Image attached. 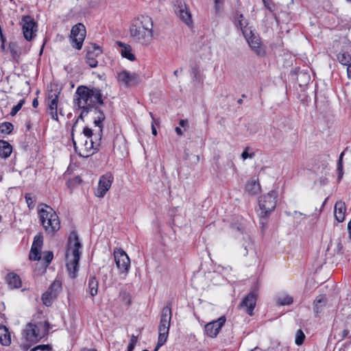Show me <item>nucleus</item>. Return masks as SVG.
<instances>
[{
  "label": "nucleus",
  "mask_w": 351,
  "mask_h": 351,
  "mask_svg": "<svg viewBox=\"0 0 351 351\" xmlns=\"http://www.w3.org/2000/svg\"><path fill=\"white\" fill-rule=\"evenodd\" d=\"M245 191L250 195L257 194L261 189V186L258 182L255 180H251L247 182L245 187Z\"/></svg>",
  "instance_id": "30"
},
{
  "label": "nucleus",
  "mask_w": 351,
  "mask_h": 351,
  "mask_svg": "<svg viewBox=\"0 0 351 351\" xmlns=\"http://www.w3.org/2000/svg\"><path fill=\"white\" fill-rule=\"evenodd\" d=\"M347 73H348V77L351 79V64L348 65Z\"/></svg>",
  "instance_id": "59"
},
{
  "label": "nucleus",
  "mask_w": 351,
  "mask_h": 351,
  "mask_svg": "<svg viewBox=\"0 0 351 351\" xmlns=\"http://www.w3.org/2000/svg\"><path fill=\"white\" fill-rule=\"evenodd\" d=\"M191 153L189 152V149H185L184 150V156H183V158L185 160H191Z\"/></svg>",
  "instance_id": "55"
},
{
  "label": "nucleus",
  "mask_w": 351,
  "mask_h": 351,
  "mask_svg": "<svg viewBox=\"0 0 351 351\" xmlns=\"http://www.w3.org/2000/svg\"><path fill=\"white\" fill-rule=\"evenodd\" d=\"M68 241H79V237L76 231L73 230L69 235Z\"/></svg>",
  "instance_id": "49"
},
{
  "label": "nucleus",
  "mask_w": 351,
  "mask_h": 351,
  "mask_svg": "<svg viewBox=\"0 0 351 351\" xmlns=\"http://www.w3.org/2000/svg\"><path fill=\"white\" fill-rule=\"evenodd\" d=\"M86 34V27L82 23H79L72 27L70 39L73 48L77 50L82 49Z\"/></svg>",
  "instance_id": "8"
},
{
  "label": "nucleus",
  "mask_w": 351,
  "mask_h": 351,
  "mask_svg": "<svg viewBox=\"0 0 351 351\" xmlns=\"http://www.w3.org/2000/svg\"><path fill=\"white\" fill-rule=\"evenodd\" d=\"M174 11L179 19L186 25L193 24L192 16L186 4L182 0H174Z\"/></svg>",
  "instance_id": "9"
},
{
  "label": "nucleus",
  "mask_w": 351,
  "mask_h": 351,
  "mask_svg": "<svg viewBox=\"0 0 351 351\" xmlns=\"http://www.w3.org/2000/svg\"><path fill=\"white\" fill-rule=\"evenodd\" d=\"M171 317V304H169L162 308L161 312L158 326V339L154 351H158V350L166 343L169 335Z\"/></svg>",
  "instance_id": "4"
},
{
  "label": "nucleus",
  "mask_w": 351,
  "mask_h": 351,
  "mask_svg": "<svg viewBox=\"0 0 351 351\" xmlns=\"http://www.w3.org/2000/svg\"><path fill=\"white\" fill-rule=\"evenodd\" d=\"M43 243H32L29 258L31 261H39L42 258L41 250Z\"/></svg>",
  "instance_id": "23"
},
{
  "label": "nucleus",
  "mask_w": 351,
  "mask_h": 351,
  "mask_svg": "<svg viewBox=\"0 0 351 351\" xmlns=\"http://www.w3.org/2000/svg\"><path fill=\"white\" fill-rule=\"evenodd\" d=\"M6 281L11 289H17L21 286L20 277L17 274L13 273L7 275Z\"/></svg>",
  "instance_id": "27"
},
{
  "label": "nucleus",
  "mask_w": 351,
  "mask_h": 351,
  "mask_svg": "<svg viewBox=\"0 0 351 351\" xmlns=\"http://www.w3.org/2000/svg\"><path fill=\"white\" fill-rule=\"evenodd\" d=\"M69 243L66 254V267L68 274L70 278H75L79 271V261L82 255V243Z\"/></svg>",
  "instance_id": "3"
},
{
  "label": "nucleus",
  "mask_w": 351,
  "mask_h": 351,
  "mask_svg": "<svg viewBox=\"0 0 351 351\" xmlns=\"http://www.w3.org/2000/svg\"><path fill=\"white\" fill-rule=\"evenodd\" d=\"M100 145V141H99V143L94 142L92 139L90 141H88L87 140L85 141L84 143V148L86 152H90V150L93 149L94 152L90 154H86L83 155L81 153H78V156L80 157L84 158H88L91 155H93L95 152H97L99 150V147Z\"/></svg>",
  "instance_id": "25"
},
{
  "label": "nucleus",
  "mask_w": 351,
  "mask_h": 351,
  "mask_svg": "<svg viewBox=\"0 0 351 351\" xmlns=\"http://www.w3.org/2000/svg\"><path fill=\"white\" fill-rule=\"evenodd\" d=\"M343 316L345 317V328L339 334V341L343 340L346 337L351 338V304L344 306L341 308Z\"/></svg>",
  "instance_id": "14"
},
{
  "label": "nucleus",
  "mask_w": 351,
  "mask_h": 351,
  "mask_svg": "<svg viewBox=\"0 0 351 351\" xmlns=\"http://www.w3.org/2000/svg\"><path fill=\"white\" fill-rule=\"evenodd\" d=\"M53 258V254L51 251L45 252L43 254L42 258L45 261V265L47 267Z\"/></svg>",
  "instance_id": "44"
},
{
  "label": "nucleus",
  "mask_w": 351,
  "mask_h": 351,
  "mask_svg": "<svg viewBox=\"0 0 351 351\" xmlns=\"http://www.w3.org/2000/svg\"><path fill=\"white\" fill-rule=\"evenodd\" d=\"M38 106V98H35L34 99L33 101H32V106L34 108H36Z\"/></svg>",
  "instance_id": "58"
},
{
  "label": "nucleus",
  "mask_w": 351,
  "mask_h": 351,
  "mask_svg": "<svg viewBox=\"0 0 351 351\" xmlns=\"http://www.w3.org/2000/svg\"><path fill=\"white\" fill-rule=\"evenodd\" d=\"M179 125L182 127L186 129L189 126V123L186 119H181L179 121Z\"/></svg>",
  "instance_id": "56"
},
{
  "label": "nucleus",
  "mask_w": 351,
  "mask_h": 351,
  "mask_svg": "<svg viewBox=\"0 0 351 351\" xmlns=\"http://www.w3.org/2000/svg\"><path fill=\"white\" fill-rule=\"evenodd\" d=\"M74 105L77 107L78 110H81V112L86 117L87 114L93 111V106H91V102L89 101L86 104L85 101L82 99L80 98V96L76 95L75 94V97L73 99Z\"/></svg>",
  "instance_id": "20"
},
{
  "label": "nucleus",
  "mask_w": 351,
  "mask_h": 351,
  "mask_svg": "<svg viewBox=\"0 0 351 351\" xmlns=\"http://www.w3.org/2000/svg\"><path fill=\"white\" fill-rule=\"evenodd\" d=\"M85 50L86 51V56L87 57L96 58L102 53L101 47L95 43H89L85 47Z\"/></svg>",
  "instance_id": "24"
},
{
  "label": "nucleus",
  "mask_w": 351,
  "mask_h": 351,
  "mask_svg": "<svg viewBox=\"0 0 351 351\" xmlns=\"http://www.w3.org/2000/svg\"><path fill=\"white\" fill-rule=\"evenodd\" d=\"M60 92L51 95H49L48 99H51L48 105V111L53 120L58 121V102Z\"/></svg>",
  "instance_id": "19"
},
{
  "label": "nucleus",
  "mask_w": 351,
  "mask_h": 351,
  "mask_svg": "<svg viewBox=\"0 0 351 351\" xmlns=\"http://www.w3.org/2000/svg\"><path fill=\"white\" fill-rule=\"evenodd\" d=\"M121 53L123 58L130 61H133L135 60V56L132 53V48L130 45H127L124 47V49H122Z\"/></svg>",
  "instance_id": "38"
},
{
  "label": "nucleus",
  "mask_w": 351,
  "mask_h": 351,
  "mask_svg": "<svg viewBox=\"0 0 351 351\" xmlns=\"http://www.w3.org/2000/svg\"><path fill=\"white\" fill-rule=\"evenodd\" d=\"M12 152V145L7 141L0 140V157L7 158L10 156Z\"/></svg>",
  "instance_id": "28"
},
{
  "label": "nucleus",
  "mask_w": 351,
  "mask_h": 351,
  "mask_svg": "<svg viewBox=\"0 0 351 351\" xmlns=\"http://www.w3.org/2000/svg\"><path fill=\"white\" fill-rule=\"evenodd\" d=\"M36 347L37 350L51 351V348L49 345H38Z\"/></svg>",
  "instance_id": "52"
},
{
  "label": "nucleus",
  "mask_w": 351,
  "mask_h": 351,
  "mask_svg": "<svg viewBox=\"0 0 351 351\" xmlns=\"http://www.w3.org/2000/svg\"><path fill=\"white\" fill-rule=\"evenodd\" d=\"M191 160H189L191 164H197L199 160V155L197 154H191Z\"/></svg>",
  "instance_id": "54"
},
{
  "label": "nucleus",
  "mask_w": 351,
  "mask_h": 351,
  "mask_svg": "<svg viewBox=\"0 0 351 351\" xmlns=\"http://www.w3.org/2000/svg\"><path fill=\"white\" fill-rule=\"evenodd\" d=\"M0 343L5 346L11 343V337L9 330L7 327L0 324Z\"/></svg>",
  "instance_id": "26"
},
{
  "label": "nucleus",
  "mask_w": 351,
  "mask_h": 351,
  "mask_svg": "<svg viewBox=\"0 0 351 351\" xmlns=\"http://www.w3.org/2000/svg\"><path fill=\"white\" fill-rule=\"evenodd\" d=\"M234 23L237 27L241 29L243 36L252 34V27L249 26V23L245 19L243 14H239L237 11L235 13Z\"/></svg>",
  "instance_id": "17"
},
{
  "label": "nucleus",
  "mask_w": 351,
  "mask_h": 351,
  "mask_svg": "<svg viewBox=\"0 0 351 351\" xmlns=\"http://www.w3.org/2000/svg\"><path fill=\"white\" fill-rule=\"evenodd\" d=\"M106 119V116L104 114V112H101V115H98L96 119H95L94 120V124L95 126H97L100 129V132H99V141H101V134H102V130H103V128H104V125L102 123V122L105 120Z\"/></svg>",
  "instance_id": "35"
},
{
  "label": "nucleus",
  "mask_w": 351,
  "mask_h": 351,
  "mask_svg": "<svg viewBox=\"0 0 351 351\" xmlns=\"http://www.w3.org/2000/svg\"><path fill=\"white\" fill-rule=\"evenodd\" d=\"M276 193L274 191H270L267 195L261 196L258 199V206L261 210L260 213L261 221L263 230L265 224L267 223V218L269 214L274 210L276 206Z\"/></svg>",
  "instance_id": "6"
},
{
  "label": "nucleus",
  "mask_w": 351,
  "mask_h": 351,
  "mask_svg": "<svg viewBox=\"0 0 351 351\" xmlns=\"http://www.w3.org/2000/svg\"><path fill=\"white\" fill-rule=\"evenodd\" d=\"M254 156V153L249 154V153L247 152V149H245V150L243 152L242 154H241V157L243 158V160H245V159H247V158H253Z\"/></svg>",
  "instance_id": "53"
},
{
  "label": "nucleus",
  "mask_w": 351,
  "mask_h": 351,
  "mask_svg": "<svg viewBox=\"0 0 351 351\" xmlns=\"http://www.w3.org/2000/svg\"><path fill=\"white\" fill-rule=\"evenodd\" d=\"M95 104V102H91V106H93V111L95 114H98V115H101V112H104L103 110Z\"/></svg>",
  "instance_id": "51"
},
{
  "label": "nucleus",
  "mask_w": 351,
  "mask_h": 351,
  "mask_svg": "<svg viewBox=\"0 0 351 351\" xmlns=\"http://www.w3.org/2000/svg\"><path fill=\"white\" fill-rule=\"evenodd\" d=\"M346 207L345 202L337 201L335 205V217L338 222H342L345 218Z\"/></svg>",
  "instance_id": "21"
},
{
  "label": "nucleus",
  "mask_w": 351,
  "mask_h": 351,
  "mask_svg": "<svg viewBox=\"0 0 351 351\" xmlns=\"http://www.w3.org/2000/svg\"><path fill=\"white\" fill-rule=\"evenodd\" d=\"M192 74L193 75L194 77L197 78V74H198L197 69L193 68L192 69Z\"/></svg>",
  "instance_id": "64"
},
{
  "label": "nucleus",
  "mask_w": 351,
  "mask_h": 351,
  "mask_svg": "<svg viewBox=\"0 0 351 351\" xmlns=\"http://www.w3.org/2000/svg\"><path fill=\"white\" fill-rule=\"evenodd\" d=\"M214 2L216 14H219L221 10V6L223 4L224 0H214Z\"/></svg>",
  "instance_id": "48"
},
{
  "label": "nucleus",
  "mask_w": 351,
  "mask_h": 351,
  "mask_svg": "<svg viewBox=\"0 0 351 351\" xmlns=\"http://www.w3.org/2000/svg\"><path fill=\"white\" fill-rule=\"evenodd\" d=\"M114 257L120 273H127L130 266V261L127 254L121 249H116Z\"/></svg>",
  "instance_id": "11"
},
{
  "label": "nucleus",
  "mask_w": 351,
  "mask_h": 351,
  "mask_svg": "<svg viewBox=\"0 0 351 351\" xmlns=\"http://www.w3.org/2000/svg\"><path fill=\"white\" fill-rule=\"evenodd\" d=\"M49 330V323L44 317L39 320L34 319L26 325L23 335L27 341L37 342L47 336Z\"/></svg>",
  "instance_id": "2"
},
{
  "label": "nucleus",
  "mask_w": 351,
  "mask_h": 351,
  "mask_svg": "<svg viewBox=\"0 0 351 351\" xmlns=\"http://www.w3.org/2000/svg\"><path fill=\"white\" fill-rule=\"evenodd\" d=\"M244 37L251 49L256 55L263 56L265 54L264 49L261 47V38L258 35L254 34V30L252 31L251 34H248Z\"/></svg>",
  "instance_id": "15"
},
{
  "label": "nucleus",
  "mask_w": 351,
  "mask_h": 351,
  "mask_svg": "<svg viewBox=\"0 0 351 351\" xmlns=\"http://www.w3.org/2000/svg\"><path fill=\"white\" fill-rule=\"evenodd\" d=\"M306 338V336L301 329H299L295 334V343L297 346H301Z\"/></svg>",
  "instance_id": "42"
},
{
  "label": "nucleus",
  "mask_w": 351,
  "mask_h": 351,
  "mask_svg": "<svg viewBox=\"0 0 351 351\" xmlns=\"http://www.w3.org/2000/svg\"><path fill=\"white\" fill-rule=\"evenodd\" d=\"M9 49L13 59L16 60L21 56V52L19 49L16 43L10 42L9 44Z\"/></svg>",
  "instance_id": "34"
},
{
  "label": "nucleus",
  "mask_w": 351,
  "mask_h": 351,
  "mask_svg": "<svg viewBox=\"0 0 351 351\" xmlns=\"http://www.w3.org/2000/svg\"><path fill=\"white\" fill-rule=\"evenodd\" d=\"M25 102V99H21L19 101V103L12 108L10 114L12 117L15 116L17 114V112L21 109Z\"/></svg>",
  "instance_id": "43"
},
{
  "label": "nucleus",
  "mask_w": 351,
  "mask_h": 351,
  "mask_svg": "<svg viewBox=\"0 0 351 351\" xmlns=\"http://www.w3.org/2000/svg\"><path fill=\"white\" fill-rule=\"evenodd\" d=\"M337 60L341 64L345 66L351 64V56L348 52L339 53L337 55Z\"/></svg>",
  "instance_id": "32"
},
{
  "label": "nucleus",
  "mask_w": 351,
  "mask_h": 351,
  "mask_svg": "<svg viewBox=\"0 0 351 351\" xmlns=\"http://www.w3.org/2000/svg\"><path fill=\"white\" fill-rule=\"evenodd\" d=\"M33 241H43V236L42 233H38L34 238Z\"/></svg>",
  "instance_id": "57"
},
{
  "label": "nucleus",
  "mask_w": 351,
  "mask_h": 351,
  "mask_svg": "<svg viewBox=\"0 0 351 351\" xmlns=\"http://www.w3.org/2000/svg\"><path fill=\"white\" fill-rule=\"evenodd\" d=\"M21 25L24 38L27 41H31L36 36L37 31V23L29 15L23 16L21 21Z\"/></svg>",
  "instance_id": "10"
},
{
  "label": "nucleus",
  "mask_w": 351,
  "mask_h": 351,
  "mask_svg": "<svg viewBox=\"0 0 351 351\" xmlns=\"http://www.w3.org/2000/svg\"><path fill=\"white\" fill-rule=\"evenodd\" d=\"M256 303V295L254 293H250L243 299L239 306L241 308H243L249 315H252Z\"/></svg>",
  "instance_id": "18"
},
{
  "label": "nucleus",
  "mask_w": 351,
  "mask_h": 351,
  "mask_svg": "<svg viewBox=\"0 0 351 351\" xmlns=\"http://www.w3.org/2000/svg\"><path fill=\"white\" fill-rule=\"evenodd\" d=\"M86 62L91 67L95 68L97 66L98 62L96 58L86 56Z\"/></svg>",
  "instance_id": "47"
},
{
  "label": "nucleus",
  "mask_w": 351,
  "mask_h": 351,
  "mask_svg": "<svg viewBox=\"0 0 351 351\" xmlns=\"http://www.w3.org/2000/svg\"><path fill=\"white\" fill-rule=\"evenodd\" d=\"M130 33L136 41L147 45L153 36V22L151 17L142 15L134 19L130 27Z\"/></svg>",
  "instance_id": "1"
},
{
  "label": "nucleus",
  "mask_w": 351,
  "mask_h": 351,
  "mask_svg": "<svg viewBox=\"0 0 351 351\" xmlns=\"http://www.w3.org/2000/svg\"><path fill=\"white\" fill-rule=\"evenodd\" d=\"M113 181V176L107 173L100 177L98 187L95 191V195L98 197H104L106 192L110 189Z\"/></svg>",
  "instance_id": "13"
},
{
  "label": "nucleus",
  "mask_w": 351,
  "mask_h": 351,
  "mask_svg": "<svg viewBox=\"0 0 351 351\" xmlns=\"http://www.w3.org/2000/svg\"><path fill=\"white\" fill-rule=\"evenodd\" d=\"M277 302L280 305H289L293 302V298L290 295L283 293L278 295Z\"/></svg>",
  "instance_id": "36"
},
{
  "label": "nucleus",
  "mask_w": 351,
  "mask_h": 351,
  "mask_svg": "<svg viewBox=\"0 0 351 351\" xmlns=\"http://www.w3.org/2000/svg\"><path fill=\"white\" fill-rule=\"evenodd\" d=\"M25 199L29 209L34 208L36 205V197L32 193H26Z\"/></svg>",
  "instance_id": "41"
},
{
  "label": "nucleus",
  "mask_w": 351,
  "mask_h": 351,
  "mask_svg": "<svg viewBox=\"0 0 351 351\" xmlns=\"http://www.w3.org/2000/svg\"><path fill=\"white\" fill-rule=\"evenodd\" d=\"M328 302L327 298L325 295H319L316 297L313 302V311L318 315L320 313Z\"/></svg>",
  "instance_id": "22"
},
{
  "label": "nucleus",
  "mask_w": 351,
  "mask_h": 351,
  "mask_svg": "<svg viewBox=\"0 0 351 351\" xmlns=\"http://www.w3.org/2000/svg\"><path fill=\"white\" fill-rule=\"evenodd\" d=\"M87 291L91 296H95L98 292V281L95 277L91 276L88 281Z\"/></svg>",
  "instance_id": "29"
},
{
  "label": "nucleus",
  "mask_w": 351,
  "mask_h": 351,
  "mask_svg": "<svg viewBox=\"0 0 351 351\" xmlns=\"http://www.w3.org/2000/svg\"><path fill=\"white\" fill-rule=\"evenodd\" d=\"M14 130V125L10 122H3L0 125V132L3 134H10Z\"/></svg>",
  "instance_id": "39"
},
{
  "label": "nucleus",
  "mask_w": 351,
  "mask_h": 351,
  "mask_svg": "<svg viewBox=\"0 0 351 351\" xmlns=\"http://www.w3.org/2000/svg\"><path fill=\"white\" fill-rule=\"evenodd\" d=\"M77 122H78V120L76 119V121L74 122V123L73 125L72 130H71V136H74L75 127L77 124Z\"/></svg>",
  "instance_id": "62"
},
{
  "label": "nucleus",
  "mask_w": 351,
  "mask_h": 351,
  "mask_svg": "<svg viewBox=\"0 0 351 351\" xmlns=\"http://www.w3.org/2000/svg\"><path fill=\"white\" fill-rule=\"evenodd\" d=\"M337 171L338 173L337 182L339 183L341 180L343 176V164L341 162V161L339 162H337Z\"/></svg>",
  "instance_id": "45"
},
{
  "label": "nucleus",
  "mask_w": 351,
  "mask_h": 351,
  "mask_svg": "<svg viewBox=\"0 0 351 351\" xmlns=\"http://www.w3.org/2000/svg\"><path fill=\"white\" fill-rule=\"evenodd\" d=\"M61 289V282L59 280H55L49 287L48 290L51 292L52 295H54L56 298L58 294L60 292Z\"/></svg>",
  "instance_id": "33"
},
{
  "label": "nucleus",
  "mask_w": 351,
  "mask_h": 351,
  "mask_svg": "<svg viewBox=\"0 0 351 351\" xmlns=\"http://www.w3.org/2000/svg\"><path fill=\"white\" fill-rule=\"evenodd\" d=\"M252 243H248V245H245L244 246V250H245V252L243 254L245 256L247 254V249L250 247L251 248L252 247Z\"/></svg>",
  "instance_id": "63"
},
{
  "label": "nucleus",
  "mask_w": 351,
  "mask_h": 351,
  "mask_svg": "<svg viewBox=\"0 0 351 351\" xmlns=\"http://www.w3.org/2000/svg\"><path fill=\"white\" fill-rule=\"evenodd\" d=\"M230 228L234 233H239L243 234L245 232V226L241 223H234L230 226Z\"/></svg>",
  "instance_id": "40"
},
{
  "label": "nucleus",
  "mask_w": 351,
  "mask_h": 351,
  "mask_svg": "<svg viewBox=\"0 0 351 351\" xmlns=\"http://www.w3.org/2000/svg\"><path fill=\"white\" fill-rule=\"evenodd\" d=\"M152 133L154 136L157 135V130L154 125V123H152Z\"/></svg>",
  "instance_id": "61"
},
{
  "label": "nucleus",
  "mask_w": 351,
  "mask_h": 351,
  "mask_svg": "<svg viewBox=\"0 0 351 351\" xmlns=\"http://www.w3.org/2000/svg\"><path fill=\"white\" fill-rule=\"evenodd\" d=\"M175 130H176V132L177 133L178 135L181 136V135L183 134V132H182V129L180 128L176 127Z\"/></svg>",
  "instance_id": "60"
},
{
  "label": "nucleus",
  "mask_w": 351,
  "mask_h": 351,
  "mask_svg": "<svg viewBox=\"0 0 351 351\" xmlns=\"http://www.w3.org/2000/svg\"><path fill=\"white\" fill-rule=\"evenodd\" d=\"M83 134L87 138H91L93 134V130L86 126L83 129Z\"/></svg>",
  "instance_id": "50"
},
{
  "label": "nucleus",
  "mask_w": 351,
  "mask_h": 351,
  "mask_svg": "<svg viewBox=\"0 0 351 351\" xmlns=\"http://www.w3.org/2000/svg\"><path fill=\"white\" fill-rule=\"evenodd\" d=\"M343 248L341 243H329L326 252L331 256L335 254H341V250Z\"/></svg>",
  "instance_id": "31"
},
{
  "label": "nucleus",
  "mask_w": 351,
  "mask_h": 351,
  "mask_svg": "<svg viewBox=\"0 0 351 351\" xmlns=\"http://www.w3.org/2000/svg\"><path fill=\"white\" fill-rule=\"evenodd\" d=\"M225 323L226 317L224 316H221L218 319L208 323L205 326L206 335L211 338L216 337Z\"/></svg>",
  "instance_id": "16"
},
{
  "label": "nucleus",
  "mask_w": 351,
  "mask_h": 351,
  "mask_svg": "<svg viewBox=\"0 0 351 351\" xmlns=\"http://www.w3.org/2000/svg\"><path fill=\"white\" fill-rule=\"evenodd\" d=\"M137 342V337L132 335L130 341V343L128 346L127 351H133L135 347V345Z\"/></svg>",
  "instance_id": "46"
},
{
  "label": "nucleus",
  "mask_w": 351,
  "mask_h": 351,
  "mask_svg": "<svg viewBox=\"0 0 351 351\" xmlns=\"http://www.w3.org/2000/svg\"><path fill=\"white\" fill-rule=\"evenodd\" d=\"M75 95L80 96V98L82 99L86 104L88 101L90 102H95V104L99 105H103L104 104L101 90L99 88L81 85L77 88Z\"/></svg>",
  "instance_id": "7"
},
{
  "label": "nucleus",
  "mask_w": 351,
  "mask_h": 351,
  "mask_svg": "<svg viewBox=\"0 0 351 351\" xmlns=\"http://www.w3.org/2000/svg\"><path fill=\"white\" fill-rule=\"evenodd\" d=\"M117 80L123 83L126 87L135 86L141 82V77L136 73H130L123 70L118 73Z\"/></svg>",
  "instance_id": "12"
},
{
  "label": "nucleus",
  "mask_w": 351,
  "mask_h": 351,
  "mask_svg": "<svg viewBox=\"0 0 351 351\" xmlns=\"http://www.w3.org/2000/svg\"><path fill=\"white\" fill-rule=\"evenodd\" d=\"M54 298H56V297L52 295L49 290L45 292L41 297L43 303L47 306H49L52 304Z\"/></svg>",
  "instance_id": "37"
},
{
  "label": "nucleus",
  "mask_w": 351,
  "mask_h": 351,
  "mask_svg": "<svg viewBox=\"0 0 351 351\" xmlns=\"http://www.w3.org/2000/svg\"><path fill=\"white\" fill-rule=\"evenodd\" d=\"M40 206L46 208H42L38 210L41 223L47 232L53 234L60 228L58 217L50 206L44 204H42Z\"/></svg>",
  "instance_id": "5"
}]
</instances>
